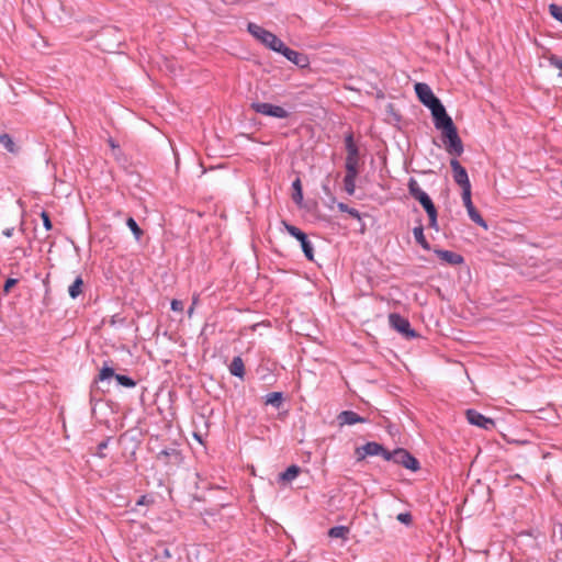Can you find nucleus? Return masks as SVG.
<instances>
[{"mask_svg":"<svg viewBox=\"0 0 562 562\" xmlns=\"http://www.w3.org/2000/svg\"><path fill=\"white\" fill-rule=\"evenodd\" d=\"M549 13L554 20L562 24V5L555 3L549 4Z\"/></svg>","mask_w":562,"mask_h":562,"instance_id":"32","label":"nucleus"},{"mask_svg":"<svg viewBox=\"0 0 562 562\" xmlns=\"http://www.w3.org/2000/svg\"><path fill=\"white\" fill-rule=\"evenodd\" d=\"M356 179L355 176H345L344 178V189L349 195H352L356 191Z\"/></svg>","mask_w":562,"mask_h":562,"instance_id":"30","label":"nucleus"},{"mask_svg":"<svg viewBox=\"0 0 562 562\" xmlns=\"http://www.w3.org/2000/svg\"><path fill=\"white\" fill-rule=\"evenodd\" d=\"M229 373L239 379H244L245 376V364L240 356H236L233 358L229 367Z\"/></svg>","mask_w":562,"mask_h":562,"instance_id":"16","label":"nucleus"},{"mask_svg":"<svg viewBox=\"0 0 562 562\" xmlns=\"http://www.w3.org/2000/svg\"><path fill=\"white\" fill-rule=\"evenodd\" d=\"M347 214H349L351 217H353L356 220H359V221L361 220L360 212L355 207H350V210Z\"/></svg>","mask_w":562,"mask_h":562,"instance_id":"40","label":"nucleus"},{"mask_svg":"<svg viewBox=\"0 0 562 562\" xmlns=\"http://www.w3.org/2000/svg\"><path fill=\"white\" fill-rule=\"evenodd\" d=\"M158 459H173L175 463L181 460V453L177 449H165L158 453Z\"/></svg>","mask_w":562,"mask_h":562,"instance_id":"26","label":"nucleus"},{"mask_svg":"<svg viewBox=\"0 0 562 562\" xmlns=\"http://www.w3.org/2000/svg\"><path fill=\"white\" fill-rule=\"evenodd\" d=\"M126 225L133 233L135 239L140 240L142 236L144 235V232L132 216L127 217Z\"/></svg>","mask_w":562,"mask_h":562,"instance_id":"27","label":"nucleus"},{"mask_svg":"<svg viewBox=\"0 0 562 562\" xmlns=\"http://www.w3.org/2000/svg\"><path fill=\"white\" fill-rule=\"evenodd\" d=\"M20 231L22 233H24L25 228H24V221L21 222V225H20Z\"/></svg>","mask_w":562,"mask_h":562,"instance_id":"43","label":"nucleus"},{"mask_svg":"<svg viewBox=\"0 0 562 562\" xmlns=\"http://www.w3.org/2000/svg\"><path fill=\"white\" fill-rule=\"evenodd\" d=\"M154 503V498L149 495H142L137 502L136 506H148Z\"/></svg>","mask_w":562,"mask_h":562,"instance_id":"37","label":"nucleus"},{"mask_svg":"<svg viewBox=\"0 0 562 562\" xmlns=\"http://www.w3.org/2000/svg\"><path fill=\"white\" fill-rule=\"evenodd\" d=\"M155 558L166 560L171 558V552L164 543H158L155 548Z\"/></svg>","mask_w":562,"mask_h":562,"instance_id":"29","label":"nucleus"},{"mask_svg":"<svg viewBox=\"0 0 562 562\" xmlns=\"http://www.w3.org/2000/svg\"><path fill=\"white\" fill-rule=\"evenodd\" d=\"M192 312H193V306H191V307L189 308V314H191Z\"/></svg>","mask_w":562,"mask_h":562,"instance_id":"46","label":"nucleus"},{"mask_svg":"<svg viewBox=\"0 0 562 562\" xmlns=\"http://www.w3.org/2000/svg\"><path fill=\"white\" fill-rule=\"evenodd\" d=\"M384 460L393 461L394 463L400 464L413 472H416L420 469L419 461L404 448H396L393 451H389V453L384 456Z\"/></svg>","mask_w":562,"mask_h":562,"instance_id":"3","label":"nucleus"},{"mask_svg":"<svg viewBox=\"0 0 562 562\" xmlns=\"http://www.w3.org/2000/svg\"><path fill=\"white\" fill-rule=\"evenodd\" d=\"M184 308L183 302L177 299L171 301V310L173 312H182Z\"/></svg>","mask_w":562,"mask_h":562,"instance_id":"39","label":"nucleus"},{"mask_svg":"<svg viewBox=\"0 0 562 562\" xmlns=\"http://www.w3.org/2000/svg\"><path fill=\"white\" fill-rule=\"evenodd\" d=\"M250 109L256 113L277 119H286L290 116V112L284 108L267 102H252L250 104Z\"/></svg>","mask_w":562,"mask_h":562,"instance_id":"7","label":"nucleus"},{"mask_svg":"<svg viewBox=\"0 0 562 562\" xmlns=\"http://www.w3.org/2000/svg\"><path fill=\"white\" fill-rule=\"evenodd\" d=\"M413 235L416 240V243L425 250H430V244L426 239L424 235V226L422 224V221H418V225L414 227Z\"/></svg>","mask_w":562,"mask_h":562,"instance_id":"17","label":"nucleus"},{"mask_svg":"<svg viewBox=\"0 0 562 562\" xmlns=\"http://www.w3.org/2000/svg\"><path fill=\"white\" fill-rule=\"evenodd\" d=\"M389 324L392 329L400 333L406 339L419 337L418 333L412 328L409 321L398 313H391L389 315Z\"/></svg>","mask_w":562,"mask_h":562,"instance_id":"5","label":"nucleus"},{"mask_svg":"<svg viewBox=\"0 0 562 562\" xmlns=\"http://www.w3.org/2000/svg\"><path fill=\"white\" fill-rule=\"evenodd\" d=\"M110 145H111L113 148H114V147H116V146H115V144H114V142H113L112 139L110 140Z\"/></svg>","mask_w":562,"mask_h":562,"instance_id":"45","label":"nucleus"},{"mask_svg":"<svg viewBox=\"0 0 562 562\" xmlns=\"http://www.w3.org/2000/svg\"><path fill=\"white\" fill-rule=\"evenodd\" d=\"M41 218L43 221V226L46 231H50L53 228V223L50 221L49 213L46 211L41 212Z\"/></svg>","mask_w":562,"mask_h":562,"instance_id":"35","label":"nucleus"},{"mask_svg":"<svg viewBox=\"0 0 562 562\" xmlns=\"http://www.w3.org/2000/svg\"><path fill=\"white\" fill-rule=\"evenodd\" d=\"M467 420L474 426H477L485 430H491L495 427V422L481 414L479 411L474 408H469L465 412Z\"/></svg>","mask_w":562,"mask_h":562,"instance_id":"11","label":"nucleus"},{"mask_svg":"<svg viewBox=\"0 0 562 562\" xmlns=\"http://www.w3.org/2000/svg\"><path fill=\"white\" fill-rule=\"evenodd\" d=\"M367 422H368V418L360 416L359 414H357L353 411H342L337 415V423H338L339 427H342L346 425L351 426V425H355L358 423L363 424Z\"/></svg>","mask_w":562,"mask_h":562,"instance_id":"13","label":"nucleus"},{"mask_svg":"<svg viewBox=\"0 0 562 562\" xmlns=\"http://www.w3.org/2000/svg\"><path fill=\"white\" fill-rule=\"evenodd\" d=\"M0 144L9 153L16 154L19 151V147L15 145V143L13 142L12 137L9 134H7V133H3V134L0 135Z\"/></svg>","mask_w":562,"mask_h":562,"instance_id":"23","label":"nucleus"},{"mask_svg":"<svg viewBox=\"0 0 562 562\" xmlns=\"http://www.w3.org/2000/svg\"><path fill=\"white\" fill-rule=\"evenodd\" d=\"M409 194L419 202L425 212L430 211L436 207L431 198L420 189L417 180L415 178H409L407 183Z\"/></svg>","mask_w":562,"mask_h":562,"instance_id":"8","label":"nucleus"},{"mask_svg":"<svg viewBox=\"0 0 562 562\" xmlns=\"http://www.w3.org/2000/svg\"><path fill=\"white\" fill-rule=\"evenodd\" d=\"M396 519L404 524V525H411L413 522V516L411 513L408 512H405V513H400L396 517Z\"/></svg>","mask_w":562,"mask_h":562,"instance_id":"36","label":"nucleus"},{"mask_svg":"<svg viewBox=\"0 0 562 562\" xmlns=\"http://www.w3.org/2000/svg\"><path fill=\"white\" fill-rule=\"evenodd\" d=\"M359 159H346L345 161V169L346 175L345 176H355L358 177L360 170H359Z\"/></svg>","mask_w":562,"mask_h":562,"instance_id":"24","label":"nucleus"},{"mask_svg":"<svg viewBox=\"0 0 562 562\" xmlns=\"http://www.w3.org/2000/svg\"><path fill=\"white\" fill-rule=\"evenodd\" d=\"M18 283V279L8 278L3 284V292L8 294L11 289Z\"/></svg>","mask_w":562,"mask_h":562,"instance_id":"38","label":"nucleus"},{"mask_svg":"<svg viewBox=\"0 0 562 562\" xmlns=\"http://www.w3.org/2000/svg\"><path fill=\"white\" fill-rule=\"evenodd\" d=\"M453 157L454 158L450 160L453 180L458 186H460L462 193H469L471 192V182L469 180L468 171L457 159L458 156Z\"/></svg>","mask_w":562,"mask_h":562,"instance_id":"6","label":"nucleus"},{"mask_svg":"<svg viewBox=\"0 0 562 562\" xmlns=\"http://www.w3.org/2000/svg\"><path fill=\"white\" fill-rule=\"evenodd\" d=\"M276 53L283 55L289 61L300 68H306L310 65V58L306 54L288 47L283 42Z\"/></svg>","mask_w":562,"mask_h":562,"instance_id":"10","label":"nucleus"},{"mask_svg":"<svg viewBox=\"0 0 562 562\" xmlns=\"http://www.w3.org/2000/svg\"><path fill=\"white\" fill-rule=\"evenodd\" d=\"M282 225L285 228V231L300 243L302 251L306 259L310 261H314V248L312 243L308 240L307 235L299 227L288 223L286 221H282Z\"/></svg>","mask_w":562,"mask_h":562,"instance_id":"4","label":"nucleus"},{"mask_svg":"<svg viewBox=\"0 0 562 562\" xmlns=\"http://www.w3.org/2000/svg\"><path fill=\"white\" fill-rule=\"evenodd\" d=\"M435 254L445 262L451 266H459L464 262L463 256L451 250L435 249Z\"/></svg>","mask_w":562,"mask_h":562,"instance_id":"14","label":"nucleus"},{"mask_svg":"<svg viewBox=\"0 0 562 562\" xmlns=\"http://www.w3.org/2000/svg\"><path fill=\"white\" fill-rule=\"evenodd\" d=\"M112 437H106L104 440H102L98 447H97V451L94 453V456L103 459L106 457V454L104 453V450L108 448L109 446V442L111 441Z\"/></svg>","mask_w":562,"mask_h":562,"instance_id":"33","label":"nucleus"},{"mask_svg":"<svg viewBox=\"0 0 562 562\" xmlns=\"http://www.w3.org/2000/svg\"><path fill=\"white\" fill-rule=\"evenodd\" d=\"M427 216H428V226L435 231H439L437 207H435L430 211H427Z\"/></svg>","mask_w":562,"mask_h":562,"instance_id":"31","label":"nucleus"},{"mask_svg":"<svg viewBox=\"0 0 562 562\" xmlns=\"http://www.w3.org/2000/svg\"><path fill=\"white\" fill-rule=\"evenodd\" d=\"M292 200L296 205L302 206L303 189H302V182H301L300 178H296L292 182Z\"/></svg>","mask_w":562,"mask_h":562,"instance_id":"20","label":"nucleus"},{"mask_svg":"<svg viewBox=\"0 0 562 562\" xmlns=\"http://www.w3.org/2000/svg\"><path fill=\"white\" fill-rule=\"evenodd\" d=\"M13 232H14V227H9V228H5V229L2 232V234H3L5 237L10 238V237H12Z\"/></svg>","mask_w":562,"mask_h":562,"instance_id":"42","label":"nucleus"},{"mask_svg":"<svg viewBox=\"0 0 562 562\" xmlns=\"http://www.w3.org/2000/svg\"><path fill=\"white\" fill-rule=\"evenodd\" d=\"M462 201H463V204L468 211V215L469 217L477 225H480L481 227H483L484 229H487V223L486 221L482 217V215L480 214V212L475 209V206L473 205L472 203V199H471V192L469 193H462Z\"/></svg>","mask_w":562,"mask_h":562,"instance_id":"12","label":"nucleus"},{"mask_svg":"<svg viewBox=\"0 0 562 562\" xmlns=\"http://www.w3.org/2000/svg\"><path fill=\"white\" fill-rule=\"evenodd\" d=\"M415 93L419 102L430 110L434 125L441 132L447 153L452 156H461L464 151L463 142L441 101L425 82H417L415 85Z\"/></svg>","mask_w":562,"mask_h":562,"instance_id":"1","label":"nucleus"},{"mask_svg":"<svg viewBox=\"0 0 562 562\" xmlns=\"http://www.w3.org/2000/svg\"><path fill=\"white\" fill-rule=\"evenodd\" d=\"M82 288H83V280L82 278L79 276L75 279V281L72 282V284L69 285L68 288V294L71 299H77L81 293H82Z\"/></svg>","mask_w":562,"mask_h":562,"instance_id":"22","label":"nucleus"},{"mask_svg":"<svg viewBox=\"0 0 562 562\" xmlns=\"http://www.w3.org/2000/svg\"><path fill=\"white\" fill-rule=\"evenodd\" d=\"M337 207L340 212L348 213L350 210V206L344 202H338Z\"/></svg>","mask_w":562,"mask_h":562,"instance_id":"41","label":"nucleus"},{"mask_svg":"<svg viewBox=\"0 0 562 562\" xmlns=\"http://www.w3.org/2000/svg\"><path fill=\"white\" fill-rule=\"evenodd\" d=\"M323 189L326 191V192H329V187L327 184H324L323 186Z\"/></svg>","mask_w":562,"mask_h":562,"instance_id":"44","label":"nucleus"},{"mask_svg":"<svg viewBox=\"0 0 562 562\" xmlns=\"http://www.w3.org/2000/svg\"><path fill=\"white\" fill-rule=\"evenodd\" d=\"M114 379L116 380L119 385L127 387V389H132L136 385L135 380H133L132 378L124 375V374L116 373Z\"/></svg>","mask_w":562,"mask_h":562,"instance_id":"28","label":"nucleus"},{"mask_svg":"<svg viewBox=\"0 0 562 562\" xmlns=\"http://www.w3.org/2000/svg\"><path fill=\"white\" fill-rule=\"evenodd\" d=\"M345 148H346V151H347L346 159H359L360 160L359 148H358V146L355 143L353 133L352 132H349L345 136Z\"/></svg>","mask_w":562,"mask_h":562,"instance_id":"15","label":"nucleus"},{"mask_svg":"<svg viewBox=\"0 0 562 562\" xmlns=\"http://www.w3.org/2000/svg\"><path fill=\"white\" fill-rule=\"evenodd\" d=\"M284 402V394L282 392H271L265 396V405H271L279 409Z\"/></svg>","mask_w":562,"mask_h":562,"instance_id":"18","label":"nucleus"},{"mask_svg":"<svg viewBox=\"0 0 562 562\" xmlns=\"http://www.w3.org/2000/svg\"><path fill=\"white\" fill-rule=\"evenodd\" d=\"M247 31L266 47L273 52H277V49L282 44V41L276 34L256 23H248Z\"/></svg>","mask_w":562,"mask_h":562,"instance_id":"2","label":"nucleus"},{"mask_svg":"<svg viewBox=\"0 0 562 562\" xmlns=\"http://www.w3.org/2000/svg\"><path fill=\"white\" fill-rule=\"evenodd\" d=\"M386 453H389V450H386L383 445L375 441H369L361 447H357L355 450L357 461H362L367 457L373 456H381L384 459Z\"/></svg>","mask_w":562,"mask_h":562,"instance_id":"9","label":"nucleus"},{"mask_svg":"<svg viewBox=\"0 0 562 562\" xmlns=\"http://www.w3.org/2000/svg\"><path fill=\"white\" fill-rule=\"evenodd\" d=\"M549 64L552 67L559 69V75L558 76L562 78V57H560L558 55H551L549 57Z\"/></svg>","mask_w":562,"mask_h":562,"instance_id":"34","label":"nucleus"},{"mask_svg":"<svg viewBox=\"0 0 562 562\" xmlns=\"http://www.w3.org/2000/svg\"><path fill=\"white\" fill-rule=\"evenodd\" d=\"M349 533H350V528L347 527V526H342V525L331 527L328 530V537H330V538H340L342 540H347Z\"/></svg>","mask_w":562,"mask_h":562,"instance_id":"21","label":"nucleus"},{"mask_svg":"<svg viewBox=\"0 0 562 562\" xmlns=\"http://www.w3.org/2000/svg\"><path fill=\"white\" fill-rule=\"evenodd\" d=\"M115 374L116 373H115L114 369L112 367H110L108 362H104L103 367L99 371L95 382L109 380L110 378H114Z\"/></svg>","mask_w":562,"mask_h":562,"instance_id":"25","label":"nucleus"},{"mask_svg":"<svg viewBox=\"0 0 562 562\" xmlns=\"http://www.w3.org/2000/svg\"><path fill=\"white\" fill-rule=\"evenodd\" d=\"M301 471L302 470L299 465L292 464L289 468H286L285 471H283L279 474V481L291 482L292 480H294L299 476Z\"/></svg>","mask_w":562,"mask_h":562,"instance_id":"19","label":"nucleus"}]
</instances>
